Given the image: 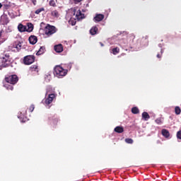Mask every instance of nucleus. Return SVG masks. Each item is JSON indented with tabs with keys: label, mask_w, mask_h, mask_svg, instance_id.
<instances>
[{
	"label": "nucleus",
	"mask_w": 181,
	"mask_h": 181,
	"mask_svg": "<svg viewBox=\"0 0 181 181\" xmlns=\"http://www.w3.org/2000/svg\"><path fill=\"white\" fill-rule=\"evenodd\" d=\"M40 70V69H39V66L37 64L31 65L30 66V71L31 72L35 71V73H39Z\"/></svg>",
	"instance_id": "obj_10"
},
{
	"label": "nucleus",
	"mask_w": 181,
	"mask_h": 181,
	"mask_svg": "<svg viewBox=\"0 0 181 181\" xmlns=\"http://www.w3.org/2000/svg\"><path fill=\"white\" fill-rule=\"evenodd\" d=\"M125 142H127V144H134V140L132 139H126Z\"/></svg>",
	"instance_id": "obj_30"
},
{
	"label": "nucleus",
	"mask_w": 181,
	"mask_h": 181,
	"mask_svg": "<svg viewBox=\"0 0 181 181\" xmlns=\"http://www.w3.org/2000/svg\"><path fill=\"white\" fill-rule=\"evenodd\" d=\"M76 2H81L82 0H74Z\"/></svg>",
	"instance_id": "obj_38"
},
{
	"label": "nucleus",
	"mask_w": 181,
	"mask_h": 181,
	"mask_svg": "<svg viewBox=\"0 0 181 181\" xmlns=\"http://www.w3.org/2000/svg\"><path fill=\"white\" fill-rule=\"evenodd\" d=\"M9 54L0 57V67H9L11 66V59Z\"/></svg>",
	"instance_id": "obj_2"
},
{
	"label": "nucleus",
	"mask_w": 181,
	"mask_h": 181,
	"mask_svg": "<svg viewBox=\"0 0 181 181\" xmlns=\"http://www.w3.org/2000/svg\"><path fill=\"white\" fill-rule=\"evenodd\" d=\"M55 98L56 95L54 93H51L48 95L47 98L45 100L44 103L45 105H50Z\"/></svg>",
	"instance_id": "obj_6"
},
{
	"label": "nucleus",
	"mask_w": 181,
	"mask_h": 181,
	"mask_svg": "<svg viewBox=\"0 0 181 181\" xmlns=\"http://www.w3.org/2000/svg\"><path fill=\"white\" fill-rule=\"evenodd\" d=\"M13 48L16 49L17 52H19L22 49V43L19 41L13 42Z\"/></svg>",
	"instance_id": "obj_8"
},
{
	"label": "nucleus",
	"mask_w": 181,
	"mask_h": 181,
	"mask_svg": "<svg viewBox=\"0 0 181 181\" xmlns=\"http://www.w3.org/2000/svg\"><path fill=\"white\" fill-rule=\"evenodd\" d=\"M49 121H51V122H52V124H54V125H56L57 124V122H59V119L56 118V117H49Z\"/></svg>",
	"instance_id": "obj_21"
},
{
	"label": "nucleus",
	"mask_w": 181,
	"mask_h": 181,
	"mask_svg": "<svg viewBox=\"0 0 181 181\" xmlns=\"http://www.w3.org/2000/svg\"><path fill=\"white\" fill-rule=\"evenodd\" d=\"M45 52V47H41L38 52L36 53L37 56H40V54H43Z\"/></svg>",
	"instance_id": "obj_20"
},
{
	"label": "nucleus",
	"mask_w": 181,
	"mask_h": 181,
	"mask_svg": "<svg viewBox=\"0 0 181 181\" xmlns=\"http://www.w3.org/2000/svg\"><path fill=\"white\" fill-rule=\"evenodd\" d=\"M129 37H130L131 39H132V40H134V39H135V35H129Z\"/></svg>",
	"instance_id": "obj_34"
},
{
	"label": "nucleus",
	"mask_w": 181,
	"mask_h": 181,
	"mask_svg": "<svg viewBox=\"0 0 181 181\" xmlns=\"http://www.w3.org/2000/svg\"><path fill=\"white\" fill-rule=\"evenodd\" d=\"M44 11H45V8H40L37 9L35 11V13H36V15H39V13H40V12H43Z\"/></svg>",
	"instance_id": "obj_27"
},
{
	"label": "nucleus",
	"mask_w": 181,
	"mask_h": 181,
	"mask_svg": "<svg viewBox=\"0 0 181 181\" xmlns=\"http://www.w3.org/2000/svg\"><path fill=\"white\" fill-rule=\"evenodd\" d=\"M34 110H35V105H31L29 107L30 112H33Z\"/></svg>",
	"instance_id": "obj_31"
},
{
	"label": "nucleus",
	"mask_w": 181,
	"mask_h": 181,
	"mask_svg": "<svg viewBox=\"0 0 181 181\" xmlns=\"http://www.w3.org/2000/svg\"><path fill=\"white\" fill-rule=\"evenodd\" d=\"M5 81L8 83V84H12V86H15L18 81H19V78L17 75H7L5 77Z\"/></svg>",
	"instance_id": "obj_3"
},
{
	"label": "nucleus",
	"mask_w": 181,
	"mask_h": 181,
	"mask_svg": "<svg viewBox=\"0 0 181 181\" xmlns=\"http://www.w3.org/2000/svg\"><path fill=\"white\" fill-rule=\"evenodd\" d=\"M175 112L177 115H180V112H181V110H180V107L177 106L175 107Z\"/></svg>",
	"instance_id": "obj_26"
},
{
	"label": "nucleus",
	"mask_w": 181,
	"mask_h": 181,
	"mask_svg": "<svg viewBox=\"0 0 181 181\" xmlns=\"http://www.w3.org/2000/svg\"><path fill=\"white\" fill-rule=\"evenodd\" d=\"M35 59L36 57H35V55H27L24 57L23 62L24 64H25L26 66H29L33 63H35Z\"/></svg>",
	"instance_id": "obj_5"
},
{
	"label": "nucleus",
	"mask_w": 181,
	"mask_h": 181,
	"mask_svg": "<svg viewBox=\"0 0 181 181\" xmlns=\"http://www.w3.org/2000/svg\"><path fill=\"white\" fill-rule=\"evenodd\" d=\"M51 15L54 18H59V16H60V14H59V11H57V10L52 11L51 12Z\"/></svg>",
	"instance_id": "obj_22"
},
{
	"label": "nucleus",
	"mask_w": 181,
	"mask_h": 181,
	"mask_svg": "<svg viewBox=\"0 0 181 181\" xmlns=\"http://www.w3.org/2000/svg\"><path fill=\"white\" fill-rule=\"evenodd\" d=\"M105 18V16L103 14H96L95 16L93 18V22L95 23L98 22H101Z\"/></svg>",
	"instance_id": "obj_7"
},
{
	"label": "nucleus",
	"mask_w": 181,
	"mask_h": 181,
	"mask_svg": "<svg viewBox=\"0 0 181 181\" xmlns=\"http://www.w3.org/2000/svg\"><path fill=\"white\" fill-rule=\"evenodd\" d=\"M157 57H158V59H160L162 57V54H158Z\"/></svg>",
	"instance_id": "obj_35"
},
{
	"label": "nucleus",
	"mask_w": 181,
	"mask_h": 181,
	"mask_svg": "<svg viewBox=\"0 0 181 181\" xmlns=\"http://www.w3.org/2000/svg\"><path fill=\"white\" fill-rule=\"evenodd\" d=\"M112 52L113 54H118L119 53V49L118 47L113 48Z\"/></svg>",
	"instance_id": "obj_25"
},
{
	"label": "nucleus",
	"mask_w": 181,
	"mask_h": 181,
	"mask_svg": "<svg viewBox=\"0 0 181 181\" xmlns=\"http://www.w3.org/2000/svg\"><path fill=\"white\" fill-rule=\"evenodd\" d=\"M33 30V24L28 23L26 26V32H32Z\"/></svg>",
	"instance_id": "obj_18"
},
{
	"label": "nucleus",
	"mask_w": 181,
	"mask_h": 181,
	"mask_svg": "<svg viewBox=\"0 0 181 181\" xmlns=\"http://www.w3.org/2000/svg\"><path fill=\"white\" fill-rule=\"evenodd\" d=\"M132 114H139V109L137 107H134L132 108Z\"/></svg>",
	"instance_id": "obj_23"
},
{
	"label": "nucleus",
	"mask_w": 181,
	"mask_h": 181,
	"mask_svg": "<svg viewBox=\"0 0 181 181\" xmlns=\"http://www.w3.org/2000/svg\"><path fill=\"white\" fill-rule=\"evenodd\" d=\"M114 131L117 132V134H122V132H124V127L117 126L114 129Z\"/></svg>",
	"instance_id": "obj_16"
},
{
	"label": "nucleus",
	"mask_w": 181,
	"mask_h": 181,
	"mask_svg": "<svg viewBox=\"0 0 181 181\" xmlns=\"http://www.w3.org/2000/svg\"><path fill=\"white\" fill-rule=\"evenodd\" d=\"M142 118L145 120V121H148V119H149V118H151V116H149V114L146 112H144L142 113Z\"/></svg>",
	"instance_id": "obj_19"
},
{
	"label": "nucleus",
	"mask_w": 181,
	"mask_h": 181,
	"mask_svg": "<svg viewBox=\"0 0 181 181\" xmlns=\"http://www.w3.org/2000/svg\"><path fill=\"white\" fill-rule=\"evenodd\" d=\"M160 52H161V54H162V53H163V49H161Z\"/></svg>",
	"instance_id": "obj_41"
},
{
	"label": "nucleus",
	"mask_w": 181,
	"mask_h": 181,
	"mask_svg": "<svg viewBox=\"0 0 181 181\" xmlns=\"http://www.w3.org/2000/svg\"><path fill=\"white\" fill-rule=\"evenodd\" d=\"M161 134L165 138H169V136H170V133H169V131L165 129H162Z\"/></svg>",
	"instance_id": "obj_14"
},
{
	"label": "nucleus",
	"mask_w": 181,
	"mask_h": 181,
	"mask_svg": "<svg viewBox=\"0 0 181 181\" xmlns=\"http://www.w3.org/2000/svg\"><path fill=\"white\" fill-rule=\"evenodd\" d=\"M1 22L4 25H8V23H9V18H8V16H5V15L1 16Z\"/></svg>",
	"instance_id": "obj_11"
},
{
	"label": "nucleus",
	"mask_w": 181,
	"mask_h": 181,
	"mask_svg": "<svg viewBox=\"0 0 181 181\" xmlns=\"http://www.w3.org/2000/svg\"><path fill=\"white\" fill-rule=\"evenodd\" d=\"M2 8V4L0 3V9Z\"/></svg>",
	"instance_id": "obj_40"
},
{
	"label": "nucleus",
	"mask_w": 181,
	"mask_h": 181,
	"mask_svg": "<svg viewBox=\"0 0 181 181\" xmlns=\"http://www.w3.org/2000/svg\"><path fill=\"white\" fill-rule=\"evenodd\" d=\"M74 15H76V11H74Z\"/></svg>",
	"instance_id": "obj_42"
},
{
	"label": "nucleus",
	"mask_w": 181,
	"mask_h": 181,
	"mask_svg": "<svg viewBox=\"0 0 181 181\" xmlns=\"http://www.w3.org/2000/svg\"><path fill=\"white\" fill-rule=\"evenodd\" d=\"M57 32V28L54 25H51L48 24L45 28V34L47 35L48 37L52 36V35H54Z\"/></svg>",
	"instance_id": "obj_4"
},
{
	"label": "nucleus",
	"mask_w": 181,
	"mask_h": 181,
	"mask_svg": "<svg viewBox=\"0 0 181 181\" xmlns=\"http://www.w3.org/2000/svg\"><path fill=\"white\" fill-rule=\"evenodd\" d=\"M98 32V28H97V26H93L90 30V33L93 36H94V35H97Z\"/></svg>",
	"instance_id": "obj_15"
},
{
	"label": "nucleus",
	"mask_w": 181,
	"mask_h": 181,
	"mask_svg": "<svg viewBox=\"0 0 181 181\" xmlns=\"http://www.w3.org/2000/svg\"><path fill=\"white\" fill-rule=\"evenodd\" d=\"M7 90H13V86H8Z\"/></svg>",
	"instance_id": "obj_33"
},
{
	"label": "nucleus",
	"mask_w": 181,
	"mask_h": 181,
	"mask_svg": "<svg viewBox=\"0 0 181 181\" xmlns=\"http://www.w3.org/2000/svg\"><path fill=\"white\" fill-rule=\"evenodd\" d=\"M69 25H71L72 26H74L76 23V19L74 18H71L69 21Z\"/></svg>",
	"instance_id": "obj_24"
},
{
	"label": "nucleus",
	"mask_w": 181,
	"mask_h": 181,
	"mask_svg": "<svg viewBox=\"0 0 181 181\" xmlns=\"http://www.w3.org/2000/svg\"><path fill=\"white\" fill-rule=\"evenodd\" d=\"M49 6H53L54 8L56 7V2L54 1V0H51L49 1Z\"/></svg>",
	"instance_id": "obj_29"
},
{
	"label": "nucleus",
	"mask_w": 181,
	"mask_h": 181,
	"mask_svg": "<svg viewBox=\"0 0 181 181\" xmlns=\"http://www.w3.org/2000/svg\"><path fill=\"white\" fill-rule=\"evenodd\" d=\"M155 122H156L158 124V125H161V124L163 123V122H162V118L159 117V118H157L156 120H155Z\"/></svg>",
	"instance_id": "obj_28"
},
{
	"label": "nucleus",
	"mask_w": 181,
	"mask_h": 181,
	"mask_svg": "<svg viewBox=\"0 0 181 181\" xmlns=\"http://www.w3.org/2000/svg\"><path fill=\"white\" fill-rule=\"evenodd\" d=\"M100 46H101L102 47H103L104 44H103V42H100Z\"/></svg>",
	"instance_id": "obj_37"
},
{
	"label": "nucleus",
	"mask_w": 181,
	"mask_h": 181,
	"mask_svg": "<svg viewBox=\"0 0 181 181\" xmlns=\"http://www.w3.org/2000/svg\"><path fill=\"white\" fill-rule=\"evenodd\" d=\"M46 95H47V92Z\"/></svg>",
	"instance_id": "obj_43"
},
{
	"label": "nucleus",
	"mask_w": 181,
	"mask_h": 181,
	"mask_svg": "<svg viewBox=\"0 0 181 181\" xmlns=\"http://www.w3.org/2000/svg\"><path fill=\"white\" fill-rule=\"evenodd\" d=\"M67 74V70L64 69L60 65H57L54 68V76L57 77L58 78H62Z\"/></svg>",
	"instance_id": "obj_1"
},
{
	"label": "nucleus",
	"mask_w": 181,
	"mask_h": 181,
	"mask_svg": "<svg viewBox=\"0 0 181 181\" xmlns=\"http://www.w3.org/2000/svg\"><path fill=\"white\" fill-rule=\"evenodd\" d=\"M33 3L34 4V5H36V0H33Z\"/></svg>",
	"instance_id": "obj_36"
},
{
	"label": "nucleus",
	"mask_w": 181,
	"mask_h": 181,
	"mask_svg": "<svg viewBox=\"0 0 181 181\" xmlns=\"http://www.w3.org/2000/svg\"><path fill=\"white\" fill-rule=\"evenodd\" d=\"M28 40H29L30 45H36V43H37V37H36L35 35H31L28 38Z\"/></svg>",
	"instance_id": "obj_9"
},
{
	"label": "nucleus",
	"mask_w": 181,
	"mask_h": 181,
	"mask_svg": "<svg viewBox=\"0 0 181 181\" xmlns=\"http://www.w3.org/2000/svg\"><path fill=\"white\" fill-rule=\"evenodd\" d=\"M2 37V31L0 32V39Z\"/></svg>",
	"instance_id": "obj_39"
},
{
	"label": "nucleus",
	"mask_w": 181,
	"mask_h": 181,
	"mask_svg": "<svg viewBox=\"0 0 181 181\" xmlns=\"http://www.w3.org/2000/svg\"><path fill=\"white\" fill-rule=\"evenodd\" d=\"M177 139H181V130L177 132Z\"/></svg>",
	"instance_id": "obj_32"
},
{
	"label": "nucleus",
	"mask_w": 181,
	"mask_h": 181,
	"mask_svg": "<svg viewBox=\"0 0 181 181\" xmlns=\"http://www.w3.org/2000/svg\"><path fill=\"white\" fill-rule=\"evenodd\" d=\"M54 49L57 53H62V52H63V45L62 44L55 45Z\"/></svg>",
	"instance_id": "obj_12"
},
{
	"label": "nucleus",
	"mask_w": 181,
	"mask_h": 181,
	"mask_svg": "<svg viewBox=\"0 0 181 181\" xmlns=\"http://www.w3.org/2000/svg\"><path fill=\"white\" fill-rule=\"evenodd\" d=\"M76 19H78V21H80L81 19H84V13H81V10H78L76 12Z\"/></svg>",
	"instance_id": "obj_13"
},
{
	"label": "nucleus",
	"mask_w": 181,
	"mask_h": 181,
	"mask_svg": "<svg viewBox=\"0 0 181 181\" xmlns=\"http://www.w3.org/2000/svg\"><path fill=\"white\" fill-rule=\"evenodd\" d=\"M18 30L19 32H26V25H23L22 23H20L18 26Z\"/></svg>",
	"instance_id": "obj_17"
}]
</instances>
